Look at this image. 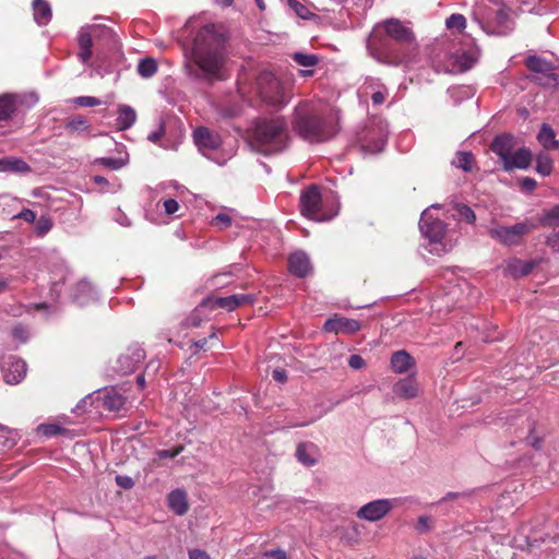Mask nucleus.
Here are the masks:
<instances>
[{
  "instance_id": "obj_1",
  "label": "nucleus",
  "mask_w": 559,
  "mask_h": 559,
  "mask_svg": "<svg viewBox=\"0 0 559 559\" xmlns=\"http://www.w3.org/2000/svg\"><path fill=\"white\" fill-rule=\"evenodd\" d=\"M225 36L217 32L215 25L203 26L194 39L193 61L205 73H218L225 62Z\"/></svg>"
},
{
  "instance_id": "obj_2",
  "label": "nucleus",
  "mask_w": 559,
  "mask_h": 559,
  "mask_svg": "<svg viewBox=\"0 0 559 559\" xmlns=\"http://www.w3.org/2000/svg\"><path fill=\"white\" fill-rule=\"evenodd\" d=\"M37 103L38 96L35 93L0 95V133L21 128L26 114Z\"/></svg>"
},
{
  "instance_id": "obj_3",
  "label": "nucleus",
  "mask_w": 559,
  "mask_h": 559,
  "mask_svg": "<svg viewBox=\"0 0 559 559\" xmlns=\"http://www.w3.org/2000/svg\"><path fill=\"white\" fill-rule=\"evenodd\" d=\"M254 138L265 153L281 152L288 142V124L283 117L261 119L255 124Z\"/></svg>"
},
{
  "instance_id": "obj_4",
  "label": "nucleus",
  "mask_w": 559,
  "mask_h": 559,
  "mask_svg": "<svg viewBox=\"0 0 559 559\" xmlns=\"http://www.w3.org/2000/svg\"><path fill=\"white\" fill-rule=\"evenodd\" d=\"M294 128L304 139L311 142L326 141L334 133L324 119L309 115L301 107L296 110Z\"/></svg>"
},
{
  "instance_id": "obj_5",
  "label": "nucleus",
  "mask_w": 559,
  "mask_h": 559,
  "mask_svg": "<svg viewBox=\"0 0 559 559\" xmlns=\"http://www.w3.org/2000/svg\"><path fill=\"white\" fill-rule=\"evenodd\" d=\"M299 206L305 217L318 222L329 221L335 215L324 210L319 188L314 185L301 191Z\"/></svg>"
},
{
  "instance_id": "obj_6",
  "label": "nucleus",
  "mask_w": 559,
  "mask_h": 559,
  "mask_svg": "<svg viewBox=\"0 0 559 559\" xmlns=\"http://www.w3.org/2000/svg\"><path fill=\"white\" fill-rule=\"evenodd\" d=\"M536 225L528 219L516 223L512 226H497L488 230L489 236L507 247H514L522 243L524 236L531 233Z\"/></svg>"
},
{
  "instance_id": "obj_7",
  "label": "nucleus",
  "mask_w": 559,
  "mask_h": 559,
  "mask_svg": "<svg viewBox=\"0 0 559 559\" xmlns=\"http://www.w3.org/2000/svg\"><path fill=\"white\" fill-rule=\"evenodd\" d=\"M261 98L272 106H284L288 102L285 90L278 79L269 71H263L257 79Z\"/></svg>"
},
{
  "instance_id": "obj_8",
  "label": "nucleus",
  "mask_w": 559,
  "mask_h": 559,
  "mask_svg": "<svg viewBox=\"0 0 559 559\" xmlns=\"http://www.w3.org/2000/svg\"><path fill=\"white\" fill-rule=\"evenodd\" d=\"M111 29L106 26L102 25H88L85 27H82L79 34L78 43L80 47V51L78 53L79 59L83 63H87L91 59L93 51V38L100 36V35H107L110 34Z\"/></svg>"
},
{
  "instance_id": "obj_9",
  "label": "nucleus",
  "mask_w": 559,
  "mask_h": 559,
  "mask_svg": "<svg viewBox=\"0 0 559 559\" xmlns=\"http://www.w3.org/2000/svg\"><path fill=\"white\" fill-rule=\"evenodd\" d=\"M419 229L431 243H438L447 233V224L440 218L433 217L430 209H426L420 216Z\"/></svg>"
},
{
  "instance_id": "obj_10",
  "label": "nucleus",
  "mask_w": 559,
  "mask_h": 559,
  "mask_svg": "<svg viewBox=\"0 0 559 559\" xmlns=\"http://www.w3.org/2000/svg\"><path fill=\"white\" fill-rule=\"evenodd\" d=\"M144 358V349L138 345H133L118 357L115 370L121 376L132 373L140 367Z\"/></svg>"
},
{
  "instance_id": "obj_11",
  "label": "nucleus",
  "mask_w": 559,
  "mask_h": 559,
  "mask_svg": "<svg viewBox=\"0 0 559 559\" xmlns=\"http://www.w3.org/2000/svg\"><path fill=\"white\" fill-rule=\"evenodd\" d=\"M193 140L199 151L211 158V154L219 148L222 140L218 133L206 127H199L193 131Z\"/></svg>"
},
{
  "instance_id": "obj_12",
  "label": "nucleus",
  "mask_w": 559,
  "mask_h": 559,
  "mask_svg": "<svg viewBox=\"0 0 559 559\" xmlns=\"http://www.w3.org/2000/svg\"><path fill=\"white\" fill-rule=\"evenodd\" d=\"M393 500L378 499L364 504L356 513L358 519L376 522L383 519L393 508Z\"/></svg>"
},
{
  "instance_id": "obj_13",
  "label": "nucleus",
  "mask_w": 559,
  "mask_h": 559,
  "mask_svg": "<svg viewBox=\"0 0 559 559\" xmlns=\"http://www.w3.org/2000/svg\"><path fill=\"white\" fill-rule=\"evenodd\" d=\"M385 34L400 44H411L415 36L411 27L406 26L397 19H389L383 22Z\"/></svg>"
},
{
  "instance_id": "obj_14",
  "label": "nucleus",
  "mask_w": 559,
  "mask_h": 559,
  "mask_svg": "<svg viewBox=\"0 0 559 559\" xmlns=\"http://www.w3.org/2000/svg\"><path fill=\"white\" fill-rule=\"evenodd\" d=\"M361 329L358 320L334 316L325 321L323 330L325 332L354 334Z\"/></svg>"
},
{
  "instance_id": "obj_15",
  "label": "nucleus",
  "mask_w": 559,
  "mask_h": 559,
  "mask_svg": "<svg viewBox=\"0 0 559 559\" xmlns=\"http://www.w3.org/2000/svg\"><path fill=\"white\" fill-rule=\"evenodd\" d=\"M2 368L4 380L9 384L20 383L26 376V362L16 357H10Z\"/></svg>"
},
{
  "instance_id": "obj_16",
  "label": "nucleus",
  "mask_w": 559,
  "mask_h": 559,
  "mask_svg": "<svg viewBox=\"0 0 559 559\" xmlns=\"http://www.w3.org/2000/svg\"><path fill=\"white\" fill-rule=\"evenodd\" d=\"M21 201L16 198L11 197L10 194L0 195V207L2 210L3 215L10 217L11 219L21 218L27 223H33L36 219V214L34 211L28 209H22L17 213H13L12 210H8L5 206L9 205H20Z\"/></svg>"
},
{
  "instance_id": "obj_17",
  "label": "nucleus",
  "mask_w": 559,
  "mask_h": 559,
  "mask_svg": "<svg viewBox=\"0 0 559 559\" xmlns=\"http://www.w3.org/2000/svg\"><path fill=\"white\" fill-rule=\"evenodd\" d=\"M365 95H369L374 106L382 105L389 95L388 88L378 79H368L361 87Z\"/></svg>"
},
{
  "instance_id": "obj_18",
  "label": "nucleus",
  "mask_w": 559,
  "mask_h": 559,
  "mask_svg": "<svg viewBox=\"0 0 559 559\" xmlns=\"http://www.w3.org/2000/svg\"><path fill=\"white\" fill-rule=\"evenodd\" d=\"M289 272L298 277H306L311 272V263L305 252L293 253L288 260Z\"/></svg>"
},
{
  "instance_id": "obj_19",
  "label": "nucleus",
  "mask_w": 559,
  "mask_h": 559,
  "mask_svg": "<svg viewBox=\"0 0 559 559\" xmlns=\"http://www.w3.org/2000/svg\"><path fill=\"white\" fill-rule=\"evenodd\" d=\"M513 147V138L509 134L496 136L490 145L491 151L500 157L503 164L511 156Z\"/></svg>"
},
{
  "instance_id": "obj_20",
  "label": "nucleus",
  "mask_w": 559,
  "mask_h": 559,
  "mask_svg": "<svg viewBox=\"0 0 559 559\" xmlns=\"http://www.w3.org/2000/svg\"><path fill=\"white\" fill-rule=\"evenodd\" d=\"M532 162V154L530 150L522 147L512 152L511 156L503 164V168L510 171L514 168L526 169Z\"/></svg>"
},
{
  "instance_id": "obj_21",
  "label": "nucleus",
  "mask_w": 559,
  "mask_h": 559,
  "mask_svg": "<svg viewBox=\"0 0 559 559\" xmlns=\"http://www.w3.org/2000/svg\"><path fill=\"white\" fill-rule=\"evenodd\" d=\"M169 509L177 515H183L188 512L189 503L187 492L182 489H175L167 497Z\"/></svg>"
},
{
  "instance_id": "obj_22",
  "label": "nucleus",
  "mask_w": 559,
  "mask_h": 559,
  "mask_svg": "<svg viewBox=\"0 0 559 559\" xmlns=\"http://www.w3.org/2000/svg\"><path fill=\"white\" fill-rule=\"evenodd\" d=\"M536 263L534 261H522L520 259H511L507 262L504 272L514 277H522L528 275L533 269L535 267Z\"/></svg>"
},
{
  "instance_id": "obj_23",
  "label": "nucleus",
  "mask_w": 559,
  "mask_h": 559,
  "mask_svg": "<svg viewBox=\"0 0 559 559\" xmlns=\"http://www.w3.org/2000/svg\"><path fill=\"white\" fill-rule=\"evenodd\" d=\"M393 392L401 399H413L418 394L417 381L414 377H407L397 381L393 386Z\"/></svg>"
},
{
  "instance_id": "obj_24",
  "label": "nucleus",
  "mask_w": 559,
  "mask_h": 559,
  "mask_svg": "<svg viewBox=\"0 0 559 559\" xmlns=\"http://www.w3.org/2000/svg\"><path fill=\"white\" fill-rule=\"evenodd\" d=\"M296 456L306 466H312L318 461V448L311 442H304L297 447Z\"/></svg>"
},
{
  "instance_id": "obj_25",
  "label": "nucleus",
  "mask_w": 559,
  "mask_h": 559,
  "mask_svg": "<svg viewBox=\"0 0 559 559\" xmlns=\"http://www.w3.org/2000/svg\"><path fill=\"white\" fill-rule=\"evenodd\" d=\"M391 368L395 373H405L413 366V357L406 350H397L391 356Z\"/></svg>"
},
{
  "instance_id": "obj_26",
  "label": "nucleus",
  "mask_w": 559,
  "mask_h": 559,
  "mask_svg": "<svg viewBox=\"0 0 559 559\" xmlns=\"http://www.w3.org/2000/svg\"><path fill=\"white\" fill-rule=\"evenodd\" d=\"M136 121V112L129 105H120L118 108L117 129L124 131L130 129Z\"/></svg>"
},
{
  "instance_id": "obj_27",
  "label": "nucleus",
  "mask_w": 559,
  "mask_h": 559,
  "mask_svg": "<svg viewBox=\"0 0 559 559\" xmlns=\"http://www.w3.org/2000/svg\"><path fill=\"white\" fill-rule=\"evenodd\" d=\"M103 405L110 412H119L126 405V397L116 389H110L103 395Z\"/></svg>"
},
{
  "instance_id": "obj_28",
  "label": "nucleus",
  "mask_w": 559,
  "mask_h": 559,
  "mask_svg": "<svg viewBox=\"0 0 559 559\" xmlns=\"http://www.w3.org/2000/svg\"><path fill=\"white\" fill-rule=\"evenodd\" d=\"M64 128L69 134L83 135L90 132L91 124L85 117L75 116L66 121Z\"/></svg>"
},
{
  "instance_id": "obj_29",
  "label": "nucleus",
  "mask_w": 559,
  "mask_h": 559,
  "mask_svg": "<svg viewBox=\"0 0 559 559\" xmlns=\"http://www.w3.org/2000/svg\"><path fill=\"white\" fill-rule=\"evenodd\" d=\"M34 20L38 25H46L51 19V9L45 0L33 1Z\"/></svg>"
},
{
  "instance_id": "obj_30",
  "label": "nucleus",
  "mask_w": 559,
  "mask_h": 559,
  "mask_svg": "<svg viewBox=\"0 0 559 559\" xmlns=\"http://www.w3.org/2000/svg\"><path fill=\"white\" fill-rule=\"evenodd\" d=\"M537 140L546 150H556L559 146V142L556 140L555 131L547 123L542 124L537 134Z\"/></svg>"
},
{
  "instance_id": "obj_31",
  "label": "nucleus",
  "mask_w": 559,
  "mask_h": 559,
  "mask_svg": "<svg viewBox=\"0 0 559 559\" xmlns=\"http://www.w3.org/2000/svg\"><path fill=\"white\" fill-rule=\"evenodd\" d=\"M480 50L478 47H472L467 50L457 51L456 60L463 70L471 69L479 59Z\"/></svg>"
},
{
  "instance_id": "obj_32",
  "label": "nucleus",
  "mask_w": 559,
  "mask_h": 559,
  "mask_svg": "<svg viewBox=\"0 0 559 559\" xmlns=\"http://www.w3.org/2000/svg\"><path fill=\"white\" fill-rule=\"evenodd\" d=\"M525 66L534 72L535 75L546 73L549 70H555L551 62L537 56H528L525 60Z\"/></svg>"
},
{
  "instance_id": "obj_33",
  "label": "nucleus",
  "mask_w": 559,
  "mask_h": 559,
  "mask_svg": "<svg viewBox=\"0 0 559 559\" xmlns=\"http://www.w3.org/2000/svg\"><path fill=\"white\" fill-rule=\"evenodd\" d=\"M211 308H224L227 311H233L237 309V299L236 296H227V297H215L204 301Z\"/></svg>"
},
{
  "instance_id": "obj_34",
  "label": "nucleus",
  "mask_w": 559,
  "mask_h": 559,
  "mask_svg": "<svg viewBox=\"0 0 559 559\" xmlns=\"http://www.w3.org/2000/svg\"><path fill=\"white\" fill-rule=\"evenodd\" d=\"M533 80L544 87L559 88V73L554 70L534 75Z\"/></svg>"
},
{
  "instance_id": "obj_35",
  "label": "nucleus",
  "mask_w": 559,
  "mask_h": 559,
  "mask_svg": "<svg viewBox=\"0 0 559 559\" xmlns=\"http://www.w3.org/2000/svg\"><path fill=\"white\" fill-rule=\"evenodd\" d=\"M16 443L15 436L0 425V455L12 449Z\"/></svg>"
},
{
  "instance_id": "obj_36",
  "label": "nucleus",
  "mask_w": 559,
  "mask_h": 559,
  "mask_svg": "<svg viewBox=\"0 0 559 559\" xmlns=\"http://www.w3.org/2000/svg\"><path fill=\"white\" fill-rule=\"evenodd\" d=\"M292 59L299 66L313 68L319 63V57L314 53L294 52Z\"/></svg>"
},
{
  "instance_id": "obj_37",
  "label": "nucleus",
  "mask_w": 559,
  "mask_h": 559,
  "mask_svg": "<svg viewBox=\"0 0 559 559\" xmlns=\"http://www.w3.org/2000/svg\"><path fill=\"white\" fill-rule=\"evenodd\" d=\"M157 71V63L153 58H144L140 60L138 64V73L142 78H151L153 76Z\"/></svg>"
},
{
  "instance_id": "obj_38",
  "label": "nucleus",
  "mask_w": 559,
  "mask_h": 559,
  "mask_svg": "<svg viewBox=\"0 0 559 559\" xmlns=\"http://www.w3.org/2000/svg\"><path fill=\"white\" fill-rule=\"evenodd\" d=\"M552 158L545 153H540L536 158V171L542 176H549L552 171Z\"/></svg>"
},
{
  "instance_id": "obj_39",
  "label": "nucleus",
  "mask_w": 559,
  "mask_h": 559,
  "mask_svg": "<svg viewBox=\"0 0 559 559\" xmlns=\"http://www.w3.org/2000/svg\"><path fill=\"white\" fill-rule=\"evenodd\" d=\"M453 164L464 171H471L474 165V155L471 152H457Z\"/></svg>"
},
{
  "instance_id": "obj_40",
  "label": "nucleus",
  "mask_w": 559,
  "mask_h": 559,
  "mask_svg": "<svg viewBox=\"0 0 559 559\" xmlns=\"http://www.w3.org/2000/svg\"><path fill=\"white\" fill-rule=\"evenodd\" d=\"M36 430H37L38 435L46 437V438H50V437L58 436V435H63L67 431L66 428L61 427L58 424H41L37 427Z\"/></svg>"
},
{
  "instance_id": "obj_41",
  "label": "nucleus",
  "mask_w": 559,
  "mask_h": 559,
  "mask_svg": "<svg viewBox=\"0 0 559 559\" xmlns=\"http://www.w3.org/2000/svg\"><path fill=\"white\" fill-rule=\"evenodd\" d=\"M445 26L448 29H457L462 32L466 27V19L464 15L454 13L445 20Z\"/></svg>"
},
{
  "instance_id": "obj_42",
  "label": "nucleus",
  "mask_w": 559,
  "mask_h": 559,
  "mask_svg": "<svg viewBox=\"0 0 559 559\" xmlns=\"http://www.w3.org/2000/svg\"><path fill=\"white\" fill-rule=\"evenodd\" d=\"M28 169V166L25 162L21 159H14V160H4L0 159V171H7V170H26Z\"/></svg>"
},
{
  "instance_id": "obj_43",
  "label": "nucleus",
  "mask_w": 559,
  "mask_h": 559,
  "mask_svg": "<svg viewBox=\"0 0 559 559\" xmlns=\"http://www.w3.org/2000/svg\"><path fill=\"white\" fill-rule=\"evenodd\" d=\"M456 212L459 217L468 224H473L476 221L474 211L466 204H457Z\"/></svg>"
},
{
  "instance_id": "obj_44",
  "label": "nucleus",
  "mask_w": 559,
  "mask_h": 559,
  "mask_svg": "<svg viewBox=\"0 0 559 559\" xmlns=\"http://www.w3.org/2000/svg\"><path fill=\"white\" fill-rule=\"evenodd\" d=\"M97 163L112 170H118L126 165V162L122 158L112 157H102Z\"/></svg>"
},
{
  "instance_id": "obj_45",
  "label": "nucleus",
  "mask_w": 559,
  "mask_h": 559,
  "mask_svg": "<svg viewBox=\"0 0 559 559\" xmlns=\"http://www.w3.org/2000/svg\"><path fill=\"white\" fill-rule=\"evenodd\" d=\"M165 123L160 121L158 128L155 131L148 133L147 140L152 143L158 144L159 146H164V144L160 143V140L165 135Z\"/></svg>"
},
{
  "instance_id": "obj_46",
  "label": "nucleus",
  "mask_w": 559,
  "mask_h": 559,
  "mask_svg": "<svg viewBox=\"0 0 559 559\" xmlns=\"http://www.w3.org/2000/svg\"><path fill=\"white\" fill-rule=\"evenodd\" d=\"M52 227L51 219L47 216H41L36 224V234L38 236H45Z\"/></svg>"
},
{
  "instance_id": "obj_47",
  "label": "nucleus",
  "mask_w": 559,
  "mask_h": 559,
  "mask_svg": "<svg viewBox=\"0 0 559 559\" xmlns=\"http://www.w3.org/2000/svg\"><path fill=\"white\" fill-rule=\"evenodd\" d=\"M73 103L82 107H94L100 105V100L94 96H79L74 98Z\"/></svg>"
},
{
  "instance_id": "obj_48",
  "label": "nucleus",
  "mask_w": 559,
  "mask_h": 559,
  "mask_svg": "<svg viewBox=\"0 0 559 559\" xmlns=\"http://www.w3.org/2000/svg\"><path fill=\"white\" fill-rule=\"evenodd\" d=\"M213 223L215 226L219 227L221 229H225L227 227L230 226L231 224V218L228 214L226 213H218L214 219H213Z\"/></svg>"
},
{
  "instance_id": "obj_49",
  "label": "nucleus",
  "mask_w": 559,
  "mask_h": 559,
  "mask_svg": "<svg viewBox=\"0 0 559 559\" xmlns=\"http://www.w3.org/2000/svg\"><path fill=\"white\" fill-rule=\"evenodd\" d=\"M260 559H287L286 551L280 548L264 551Z\"/></svg>"
},
{
  "instance_id": "obj_50",
  "label": "nucleus",
  "mask_w": 559,
  "mask_h": 559,
  "mask_svg": "<svg viewBox=\"0 0 559 559\" xmlns=\"http://www.w3.org/2000/svg\"><path fill=\"white\" fill-rule=\"evenodd\" d=\"M546 242L554 251H559V225L554 227V231L547 237Z\"/></svg>"
},
{
  "instance_id": "obj_51",
  "label": "nucleus",
  "mask_w": 559,
  "mask_h": 559,
  "mask_svg": "<svg viewBox=\"0 0 559 559\" xmlns=\"http://www.w3.org/2000/svg\"><path fill=\"white\" fill-rule=\"evenodd\" d=\"M289 5L295 11V13L302 19H306L309 14L308 9L296 0L289 1Z\"/></svg>"
},
{
  "instance_id": "obj_52",
  "label": "nucleus",
  "mask_w": 559,
  "mask_h": 559,
  "mask_svg": "<svg viewBox=\"0 0 559 559\" xmlns=\"http://www.w3.org/2000/svg\"><path fill=\"white\" fill-rule=\"evenodd\" d=\"M179 207V203L175 199H167L164 201V210L168 215L175 214Z\"/></svg>"
},
{
  "instance_id": "obj_53",
  "label": "nucleus",
  "mask_w": 559,
  "mask_h": 559,
  "mask_svg": "<svg viewBox=\"0 0 559 559\" xmlns=\"http://www.w3.org/2000/svg\"><path fill=\"white\" fill-rule=\"evenodd\" d=\"M348 365L355 370H359L365 367V360L360 355H352L348 359Z\"/></svg>"
},
{
  "instance_id": "obj_54",
  "label": "nucleus",
  "mask_w": 559,
  "mask_h": 559,
  "mask_svg": "<svg viewBox=\"0 0 559 559\" xmlns=\"http://www.w3.org/2000/svg\"><path fill=\"white\" fill-rule=\"evenodd\" d=\"M116 483H117L118 486H120V487H122L124 489H130L134 485L132 478L129 477V476H117L116 477Z\"/></svg>"
},
{
  "instance_id": "obj_55",
  "label": "nucleus",
  "mask_w": 559,
  "mask_h": 559,
  "mask_svg": "<svg viewBox=\"0 0 559 559\" xmlns=\"http://www.w3.org/2000/svg\"><path fill=\"white\" fill-rule=\"evenodd\" d=\"M237 299V308L242 305H250L254 301V297L250 294L235 295Z\"/></svg>"
},
{
  "instance_id": "obj_56",
  "label": "nucleus",
  "mask_w": 559,
  "mask_h": 559,
  "mask_svg": "<svg viewBox=\"0 0 559 559\" xmlns=\"http://www.w3.org/2000/svg\"><path fill=\"white\" fill-rule=\"evenodd\" d=\"M189 559H212L206 551L202 549H190L188 551Z\"/></svg>"
},
{
  "instance_id": "obj_57",
  "label": "nucleus",
  "mask_w": 559,
  "mask_h": 559,
  "mask_svg": "<svg viewBox=\"0 0 559 559\" xmlns=\"http://www.w3.org/2000/svg\"><path fill=\"white\" fill-rule=\"evenodd\" d=\"M547 221L550 223V224H555L556 225H559V205L552 207L548 213H547Z\"/></svg>"
},
{
  "instance_id": "obj_58",
  "label": "nucleus",
  "mask_w": 559,
  "mask_h": 559,
  "mask_svg": "<svg viewBox=\"0 0 559 559\" xmlns=\"http://www.w3.org/2000/svg\"><path fill=\"white\" fill-rule=\"evenodd\" d=\"M181 451H182L181 447H178V448H176L174 450H162L159 452V457H162V459H173V457L177 456Z\"/></svg>"
},
{
  "instance_id": "obj_59",
  "label": "nucleus",
  "mask_w": 559,
  "mask_h": 559,
  "mask_svg": "<svg viewBox=\"0 0 559 559\" xmlns=\"http://www.w3.org/2000/svg\"><path fill=\"white\" fill-rule=\"evenodd\" d=\"M521 187L523 190L532 191L536 187V181L533 178L525 177L521 181Z\"/></svg>"
},
{
  "instance_id": "obj_60",
  "label": "nucleus",
  "mask_w": 559,
  "mask_h": 559,
  "mask_svg": "<svg viewBox=\"0 0 559 559\" xmlns=\"http://www.w3.org/2000/svg\"><path fill=\"white\" fill-rule=\"evenodd\" d=\"M12 335L14 338L21 341V342H24L26 341V332L24 330L23 326H15L13 330H12Z\"/></svg>"
},
{
  "instance_id": "obj_61",
  "label": "nucleus",
  "mask_w": 559,
  "mask_h": 559,
  "mask_svg": "<svg viewBox=\"0 0 559 559\" xmlns=\"http://www.w3.org/2000/svg\"><path fill=\"white\" fill-rule=\"evenodd\" d=\"M472 492L464 491V492H448L441 501L452 500L461 497H469Z\"/></svg>"
},
{
  "instance_id": "obj_62",
  "label": "nucleus",
  "mask_w": 559,
  "mask_h": 559,
  "mask_svg": "<svg viewBox=\"0 0 559 559\" xmlns=\"http://www.w3.org/2000/svg\"><path fill=\"white\" fill-rule=\"evenodd\" d=\"M273 379L281 383L285 382L287 380L286 371L283 369H275L273 371Z\"/></svg>"
},
{
  "instance_id": "obj_63",
  "label": "nucleus",
  "mask_w": 559,
  "mask_h": 559,
  "mask_svg": "<svg viewBox=\"0 0 559 559\" xmlns=\"http://www.w3.org/2000/svg\"><path fill=\"white\" fill-rule=\"evenodd\" d=\"M78 289H80L82 293L91 294L92 293V285L90 282L81 281L78 284Z\"/></svg>"
},
{
  "instance_id": "obj_64",
  "label": "nucleus",
  "mask_w": 559,
  "mask_h": 559,
  "mask_svg": "<svg viewBox=\"0 0 559 559\" xmlns=\"http://www.w3.org/2000/svg\"><path fill=\"white\" fill-rule=\"evenodd\" d=\"M430 519L428 516H419L418 519V528L429 530Z\"/></svg>"
}]
</instances>
